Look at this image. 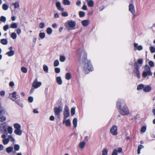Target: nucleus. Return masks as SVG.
I'll use <instances>...</instances> for the list:
<instances>
[{
  "label": "nucleus",
  "instance_id": "c03bdc74",
  "mask_svg": "<svg viewBox=\"0 0 155 155\" xmlns=\"http://www.w3.org/2000/svg\"><path fill=\"white\" fill-rule=\"evenodd\" d=\"M6 120V117L3 116V115L0 117V121L2 122H3Z\"/></svg>",
  "mask_w": 155,
  "mask_h": 155
},
{
  "label": "nucleus",
  "instance_id": "603ef678",
  "mask_svg": "<svg viewBox=\"0 0 155 155\" xmlns=\"http://www.w3.org/2000/svg\"><path fill=\"white\" fill-rule=\"evenodd\" d=\"M143 62V59H138L137 60V63H138V64H139L140 65H141V64H142Z\"/></svg>",
  "mask_w": 155,
  "mask_h": 155
},
{
  "label": "nucleus",
  "instance_id": "20e7f679",
  "mask_svg": "<svg viewBox=\"0 0 155 155\" xmlns=\"http://www.w3.org/2000/svg\"><path fill=\"white\" fill-rule=\"evenodd\" d=\"M129 11L133 15V18H134L136 16L135 10L134 5L132 4H130L129 5Z\"/></svg>",
  "mask_w": 155,
  "mask_h": 155
},
{
  "label": "nucleus",
  "instance_id": "79ce46f5",
  "mask_svg": "<svg viewBox=\"0 0 155 155\" xmlns=\"http://www.w3.org/2000/svg\"><path fill=\"white\" fill-rule=\"evenodd\" d=\"M59 64V61L58 60H56L54 62V67L58 66Z\"/></svg>",
  "mask_w": 155,
  "mask_h": 155
},
{
  "label": "nucleus",
  "instance_id": "13d9d810",
  "mask_svg": "<svg viewBox=\"0 0 155 155\" xmlns=\"http://www.w3.org/2000/svg\"><path fill=\"white\" fill-rule=\"evenodd\" d=\"M71 113L72 115H73L75 113V108H72L71 110Z\"/></svg>",
  "mask_w": 155,
  "mask_h": 155
},
{
  "label": "nucleus",
  "instance_id": "c85d7f7f",
  "mask_svg": "<svg viewBox=\"0 0 155 155\" xmlns=\"http://www.w3.org/2000/svg\"><path fill=\"white\" fill-rule=\"evenodd\" d=\"M5 113V109L3 108L0 107V117L2 115H4Z\"/></svg>",
  "mask_w": 155,
  "mask_h": 155
},
{
  "label": "nucleus",
  "instance_id": "aec40b11",
  "mask_svg": "<svg viewBox=\"0 0 155 155\" xmlns=\"http://www.w3.org/2000/svg\"><path fill=\"white\" fill-rule=\"evenodd\" d=\"M152 73L151 72H147L143 71V72L142 76L144 77H146L148 75H151Z\"/></svg>",
  "mask_w": 155,
  "mask_h": 155
},
{
  "label": "nucleus",
  "instance_id": "cd10ccee",
  "mask_svg": "<svg viewBox=\"0 0 155 155\" xmlns=\"http://www.w3.org/2000/svg\"><path fill=\"white\" fill-rule=\"evenodd\" d=\"M1 43L3 45H6L8 44V41L5 39H2L1 40Z\"/></svg>",
  "mask_w": 155,
  "mask_h": 155
},
{
  "label": "nucleus",
  "instance_id": "f3484780",
  "mask_svg": "<svg viewBox=\"0 0 155 155\" xmlns=\"http://www.w3.org/2000/svg\"><path fill=\"white\" fill-rule=\"evenodd\" d=\"M56 80L57 83L59 85H61L62 83V81L61 77L59 76L56 78Z\"/></svg>",
  "mask_w": 155,
  "mask_h": 155
},
{
  "label": "nucleus",
  "instance_id": "a19ab883",
  "mask_svg": "<svg viewBox=\"0 0 155 155\" xmlns=\"http://www.w3.org/2000/svg\"><path fill=\"white\" fill-rule=\"evenodd\" d=\"M14 150L16 151H18L20 149V146L17 144H15L14 146Z\"/></svg>",
  "mask_w": 155,
  "mask_h": 155
},
{
  "label": "nucleus",
  "instance_id": "69168bd1",
  "mask_svg": "<svg viewBox=\"0 0 155 155\" xmlns=\"http://www.w3.org/2000/svg\"><path fill=\"white\" fill-rule=\"evenodd\" d=\"M21 32V30L20 28H18L16 30V33L18 35L20 34Z\"/></svg>",
  "mask_w": 155,
  "mask_h": 155
},
{
  "label": "nucleus",
  "instance_id": "72a5a7b5",
  "mask_svg": "<svg viewBox=\"0 0 155 155\" xmlns=\"http://www.w3.org/2000/svg\"><path fill=\"white\" fill-rule=\"evenodd\" d=\"M65 78L67 80H69L71 79V75L70 73H67L66 74Z\"/></svg>",
  "mask_w": 155,
  "mask_h": 155
},
{
  "label": "nucleus",
  "instance_id": "473e14b6",
  "mask_svg": "<svg viewBox=\"0 0 155 155\" xmlns=\"http://www.w3.org/2000/svg\"><path fill=\"white\" fill-rule=\"evenodd\" d=\"M63 3L64 5H69L71 4L69 0H63Z\"/></svg>",
  "mask_w": 155,
  "mask_h": 155
},
{
  "label": "nucleus",
  "instance_id": "6e6d98bb",
  "mask_svg": "<svg viewBox=\"0 0 155 155\" xmlns=\"http://www.w3.org/2000/svg\"><path fill=\"white\" fill-rule=\"evenodd\" d=\"M28 101L30 103H32L33 101V98L32 97H28Z\"/></svg>",
  "mask_w": 155,
  "mask_h": 155
},
{
  "label": "nucleus",
  "instance_id": "bf43d9fd",
  "mask_svg": "<svg viewBox=\"0 0 155 155\" xmlns=\"http://www.w3.org/2000/svg\"><path fill=\"white\" fill-rule=\"evenodd\" d=\"M45 26V24L43 22L40 23L39 24V27L41 28H43Z\"/></svg>",
  "mask_w": 155,
  "mask_h": 155
},
{
  "label": "nucleus",
  "instance_id": "39448f33",
  "mask_svg": "<svg viewBox=\"0 0 155 155\" xmlns=\"http://www.w3.org/2000/svg\"><path fill=\"white\" fill-rule=\"evenodd\" d=\"M54 110L55 115L59 116L60 113L63 111V108L61 106H59L58 107H55L54 108Z\"/></svg>",
  "mask_w": 155,
  "mask_h": 155
},
{
  "label": "nucleus",
  "instance_id": "ddd939ff",
  "mask_svg": "<svg viewBox=\"0 0 155 155\" xmlns=\"http://www.w3.org/2000/svg\"><path fill=\"white\" fill-rule=\"evenodd\" d=\"M56 5L57 9L58 10L61 12L64 11V8L61 7V3L59 2H57L56 3Z\"/></svg>",
  "mask_w": 155,
  "mask_h": 155
},
{
  "label": "nucleus",
  "instance_id": "b1692460",
  "mask_svg": "<svg viewBox=\"0 0 155 155\" xmlns=\"http://www.w3.org/2000/svg\"><path fill=\"white\" fill-rule=\"evenodd\" d=\"M7 132L10 134H12L13 132V128L12 127L9 126L7 128Z\"/></svg>",
  "mask_w": 155,
  "mask_h": 155
},
{
  "label": "nucleus",
  "instance_id": "774afa93",
  "mask_svg": "<svg viewBox=\"0 0 155 155\" xmlns=\"http://www.w3.org/2000/svg\"><path fill=\"white\" fill-rule=\"evenodd\" d=\"M64 111H69V108L67 106H65Z\"/></svg>",
  "mask_w": 155,
  "mask_h": 155
},
{
  "label": "nucleus",
  "instance_id": "5701e85b",
  "mask_svg": "<svg viewBox=\"0 0 155 155\" xmlns=\"http://www.w3.org/2000/svg\"><path fill=\"white\" fill-rule=\"evenodd\" d=\"M15 51H10L8 52L6 54L8 55L9 57H11L14 55Z\"/></svg>",
  "mask_w": 155,
  "mask_h": 155
},
{
  "label": "nucleus",
  "instance_id": "4468645a",
  "mask_svg": "<svg viewBox=\"0 0 155 155\" xmlns=\"http://www.w3.org/2000/svg\"><path fill=\"white\" fill-rule=\"evenodd\" d=\"M63 123V124L65 123L66 126L67 127H70L71 124V122L69 119H68L67 120H66V119L65 120V119H64Z\"/></svg>",
  "mask_w": 155,
  "mask_h": 155
},
{
  "label": "nucleus",
  "instance_id": "f03ea898",
  "mask_svg": "<svg viewBox=\"0 0 155 155\" xmlns=\"http://www.w3.org/2000/svg\"><path fill=\"white\" fill-rule=\"evenodd\" d=\"M125 104L124 101L121 98H119L117 102V107L119 109L120 112L122 115H127L129 113L127 107Z\"/></svg>",
  "mask_w": 155,
  "mask_h": 155
},
{
  "label": "nucleus",
  "instance_id": "338daca9",
  "mask_svg": "<svg viewBox=\"0 0 155 155\" xmlns=\"http://www.w3.org/2000/svg\"><path fill=\"white\" fill-rule=\"evenodd\" d=\"M14 85V83L13 81H11L9 83V86L12 87H13Z\"/></svg>",
  "mask_w": 155,
  "mask_h": 155
},
{
  "label": "nucleus",
  "instance_id": "de8ad7c7",
  "mask_svg": "<svg viewBox=\"0 0 155 155\" xmlns=\"http://www.w3.org/2000/svg\"><path fill=\"white\" fill-rule=\"evenodd\" d=\"M0 21H1L2 22H5L6 20V18L5 17L2 16L0 17Z\"/></svg>",
  "mask_w": 155,
  "mask_h": 155
},
{
  "label": "nucleus",
  "instance_id": "ea45409f",
  "mask_svg": "<svg viewBox=\"0 0 155 155\" xmlns=\"http://www.w3.org/2000/svg\"><path fill=\"white\" fill-rule=\"evenodd\" d=\"M2 8L3 10L6 11L8 9V6L7 4H4L2 6Z\"/></svg>",
  "mask_w": 155,
  "mask_h": 155
},
{
  "label": "nucleus",
  "instance_id": "37998d69",
  "mask_svg": "<svg viewBox=\"0 0 155 155\" xmlns=\"http://www.w3.org/2000/svg\"><path fill=\"white\" fill-rule=\"evenodd\" d=\"M45 34L44 33H40L39 34V37L43 39L45 38Z\"/></svg>",
  "mask_w": 155,
  "mask_h": 155
},
{
  "label": "nucleus",
  "instance_id": "e433bc0d",
  "mask_svg": "<svg viewBox=\"0 0 155 155\" xmlns=\"http://www.w3.org/2000/svg\"><path fill=\"white\" fill-rule=\"evenodd\" d=\"M43 69L44 71L46 73L48 72V67L45 64H44L43 65Z\"/></svg>",
  "mask_w": 155,
  "mask_h": 155
},
{
  "label": "nucleus",
  "instance_id": "8fccbe9b",
  "mask_svg": "<svg viewBox=\"0 0 155 155\" xmlns=\"http://www.w3.org/2000/svg\"><path fill=\"white\" fill-rule=\"evenodd\" d=\"M65 60V58L63 56H61L60 57V61L61 62H64Z\"/></svg>",
  "mask_w": 155,
  "mask_h": 155
},
{
  "label": "nucleus",
  "instance_id": "c9c22d12",
  "mask_svg": "<svg viewBox=\"0 0 155 155\" xmlns=\"http://www.w3.org/2000/svg\"><path fill=\"white\" fill-rule=\"evenodd\" d=\"M9 142V139H8V138H6L5 139H4L2 140V142L3 143L4 145H6Z\"/></svg>",
  "mask_w": 155,
  "mask_h": 155
},
{
  "label": "nucleus",
  "instance_id": "bb28decb",
  "mask_svg": "<svg viewBox=\"0 0 155 155\" xmlns=\"http://www.w3.org/2000/svg\"><path fill=\"white\" fill-rule=\"evenodd\" d=\"M13 147H9L6 148V151L8 153H10L13 150Z\"/></svg>",
  "mask_w": 155,
  "mask_h": 155
},
{
  "label": "nucleus",
  "instance_id": "f257e3e1",
  "mask_svg": "<svg viewBox=\"0 0 155 155\" xmlns=\"http://www.w3.org/2000/svg\"><path fill=\"white\" fill-rule=\"evenodd\" d=\"M78 55L80 57V66L86 74L88 71H92L93 68L91 65L90 61L87 59V54L83 49H79L78 51Z\"/></svg>",
  "mask_w": 155,
  "mask_h": 155
},
{
  "label": "nucleus",
  "instance_id": "680f3d73",
  "mask_svg": "<svg viewBox=\"0 0 155 155\" xmlns=\"http://www.w3.org/2000/svg\"><path fill=\"white\" fill-rule=\"evenodd\" d=\"M149 64L151 67H153L154 66V62L152 61H150L149 62Z\"/></svg>",
  "mask_w": 155,
  "mask_h": 155
},
{
  "label": "nucleus",
  "instance_id": "58836bf2",
  "mask_svg": "<svg viewBox=\"0 0 155 155\" xmlns=\"http://www.w3.org/2000/svg\"><path fill=\"white\" fill-rule=\"evenodd\" d=\"M46 32L48 34L50 35L52 33V30L51 28H48L47 29Z\"/></svg>",
  "mask_w": 155,
  "mask_h": 155
},
{
  "label": "nucleus",
  "instance_id": "e2e57ef3",
  "mask_svg": "<svg viewBox=\"0 0 155 155\" xmlns=\"http://www.w3.org/2000/svg\"><path fill=\"white\" fill-rule=\"evenodd\" d=\"M55 71L57 73H59L60 71V68H55Z\"/></svg>",
  "mask_w": 155,
  "mask_h": 155
},
{
  "label": "nucleus",
  "instance_id": "6ab92c4d",
  "mask_svg": "<svg viewBox=\"0 0 155 155\" xmlns=\"http://www.w3.org/2000/svg\"><path fill=\"white\" fill-rule=\"evenodd\" d=\"M15 103L20 107H23V104L21 103V99H18L16 101L15 100Z\"/></svg>",
  "mask_w": 155,
  "mask_h": 155
},
{
  "label": "nucleus",
  "instance_id": "2eb2a0df",
  "mask_svg": "<svg viewBox=\"0 0 155 155\" xmlns=\"http://www.w3.org/2000/svg\"><path fill=\"white\" fill-rule=\"evenodd\" d=\"M81 23L82 25L84 26H86L89 24V21L88 20H82Z\"/></svg>",
  "mask_w": 155,
  "mask_h": 155
},
{
  "label": "nucleus",
  "instance_id": "5fc2aeb1",
  "mask_svg": "<svg viewBox=\"0 0 155 155\" xmlns=\"http://www.w3.org/2000/svg\"><path fill=\"white\" fill-rule=\"evenodd\" d=\"M146 130V127L145 126H143L141 128V132L142 133L145 132Z\"/></svg>",
  "mask_w": 155,
  "mask_h": 155
},
{
  "label": "nucleus",
  "instance_id": "c756f323",
  "mask_svg": "<svg viewBox=\"0 0 155 155\" xmlns=\"http://www.w3.org/2000/svg\"><path fill=\"white\" fill-rule=\"evenodd\" d=\"M145 70L144 71L151 72L150 67L147 65H146L144 67Z\"/></svg>",
  "mask_w": 155,
  "mask_h": 155
},
{
  "label": "nucleus",
  "instance_id": "2f4dec72",
  "mask_svg": "<svg viewBox=\"0 0 155 155\" xmlns=\"http://www.w3.org/2000/svg\"><path fill=\"white\" fill-rule=\"evenodd\" d=\"M73 124L74 128H76L77 126V119L76 118H74L73 121Z\"/></svg>",
  "mask_w": 155,
  "mask_h": 155
},
{
  "label": "nucleus",
  "instance_id": "0eeeda50",
  "mask_svg": "<svg viewBox=\"0 0 155 155\" xmlns=\"http://www.w3.org/2000/svg\"><path fill=\"white\" fill-rule=\"evenodd\" d=\"M117 128L116 125H113L110 130V133L113 135L115 136L117 134Z\"/></svg>",
  "mask_w": 155,
  "mask_h": 155
},
{
  "label": "nucleus",
  "instance_id": "4d7b16f0",
  "mask_svg": "<svg viewBox=\"0 0 155 155\" xmlns=\"http://www.w3.org/2000/svg\"><path fill=\"white\" fill-rule=\"evenodd\" d=\"M150 50L151 53H154L155 52V48L153 46L150 47Z\"/></svg>",
  "mask_w": 155,
  "mask_h": 155
},
{
  "label": "nucleus",
  "instance_id": "3c124183",
  "mask_svg": "<svg viewBox=\"0 0 155 155\" xmlns=\"http://www.w3.org/2000/svg\"><path fill=\"white\" fill-rule=\"evenodd\" d=\"M79 15L81 17H83L85 15V13L83 12L80 11L79 12Z\"/></svg>",
  "mask_w": 155,
  "mask_h": 155
},
{
  "label": "nucleus",
  "instance_id": "412c9836",
  "mask_svg": "<svg viewBox=\"0 0 155 155\" xmlns=\"http://www.w3.org/2000/svg\"><path fill=\"white\" fill-rule=\"evenodd\" d=\"M87 5L89 7H93L94 4V2L93 0H89L87 2Z\"/></svg>",
  "mask_w": 155,
  "mask_h": 155
},
{
  "label": "nucleus",
  "instance_id": "7ed1b4c3",
  "mask_svg": "<svg viewBox=\"0 0 155 155\" xmlns=\"http://www.w3.org/2000/svg\"><path fill=\"white\" fill-rule=\"evenodd\" d=\"M14 128L15 129L14 131V133L18 136H21L22 134V131L21 130V126L18 123H15L14 124Z\"/></svg>",
  "mask_w": 155,
  "mask_h": 155
},
{
  "label": "nucleus",
  "instance_id": "f704fd0d",
  "mask_svg": "<svg viewBox=\"0 0 155 155\" xmlns=\"http://www.w3.org/2000/svg\"><path fill=\"white\" fill-rule=\"evenodd\" d=\"M14 6V8L16 9L19 7V4L18 2H16L15 3L12 4Z\"/></svg>",
  "mask_w": 155,
  "mask_h": 155
},
{
  "label": "nucleus",
  "instance_id": "052dcab7",
  "mask_svg": "<svg viewBox=\"0 0 155 155\" xmlns=\"http://www.w3.org/2000/svg\"><path fill=\"white\" fill-rule=\"evenodd\" d=\"M9 27L8 25H5L3 27V29L4 31H7Z\"/></svg>",
  "mask_w": 155,
  "mask_h": 155
},
{
  "label": "nucleus",
  "instance_id": "dca6fc26",
  "mask_svg": "<svg viewBox=\"0 0 155 155\" xmlns=\"http://www.w3.org/2000/svg\"><path fill=\"white\" fill-rule=\"evenodd\" d=\"M151 87L150 86H147L145 87H144L143 90L145 92H148L151 90Z\"/></svg>",
  "mask_w": 155,
  "mask_h": 155
},
{
  "label": "nucleus",
  "instance_id": "49530a36",
  "mask_svg": "<svg viewBox=\"0 0 155 155\" xmlns=\"http://www.w3.org/2000/svg\"><path fill=\"white\" fill-rule=\"evenodd\" d=\"M102 155H107V150L105 148H104L102 151Z\"/></svg>",
  "mask_w": 155,
  "mask_h": 155
},
{
  "label": "nucleus",
  "instance_id": "9d476101",
  "mask_svg": "<svg viewBox=\"0 0 155 155\" xmlns=\"http://www.w3.org/2000/svg\"><path fill=\"white\" fill-rule=\"evenodd\" d=\"M134 49L135 51L138 50L140 51L142 50L143 49V46L142 45H138V44L137 43H134Z\"/></svg>",
  "mask_w": 155,
  "mask_h": 155
},
{
  "label": "nucleus",
  "instance_id": "a878e982",
  "mask_svg": "<svg viewBox=\"0 0 155 155\" xmlns=\"http://www.w3.org/2000/svg\"><path fill=\"white\" fill-rule=\"evenodd\" d=\"M85 144V142L84 141H82L79 144V146L80 148L83 149L84 147Z\"/></svg>",
  "mask_w": 155,
  "mask_h": 155
},
{
  "label": "nucleus",
  "instance_id": "9b49d317",
  "mask_svg": "<svg viewBox=\"0 0 155 155\" xmlns=\"http://www.w3.org/2000/svg\"><path fill=\"white\" fill-rule=\"evenodd\" d=\"M17 92L16 91H14L12 93H10L9 95H12V97H9V98L12 101H15V100L17 99Z\"/></svg>",
  "mask_w": 155,
  "mask_h": 155
},
{
  "label": "nucleus",
  "instance_id": "864d4df0",
  "mask_svg": "<svg viewBox=\"0 0 155 155\" xmlns=\"http://www.w3.org/2000/svg\"><path fill=\"white\" fill-rule=\"evenodd\" d=\"M134 69H139V65L138 63L135 62L134 64Z\"/></svg>",
  "mask_w": 155,
  "mask_h": 155
},
{
  "label": "nucleus",
  "instance_id": "6e6552de",
  "mask_svg": "<svg viewBox=\"0 0 155 155\" xmlns=\"http://www.w3.org/2000/svg\"><path fill=\"white\" fill-rule=\"evenodd\" d=\"M68 27L70 28L71 30L75 29V27L76 25V22L74 21L70 20L68 22Z\"/></svg>",
  "mask_w": 155,
  "mask_h": 155
},
{
  "label": "nucleus",
  "instance_id": "423d86ee",
  "mask_svg": "<svg viewBox=\"0 0 155 155\" xmlns=\"http://www.w3.org/2000/svg\"><path fill=\"white\" fill-rule=\"evenodd\" d=\"M42 84V83L41 82H38L37 79H35L33 81L32 86L35 89L38 88L40 87Z\"/></svg>",
  "mask_w": 155,
  "mask_h": 155
},
{
  "label": "nucleus",
  "instance_id": "09e8293b",
  "mask_svg": "<svg viewBox=\"0 0 155 155\" xmlns=\"http://www.w3.org/2000/svg\"><path fill=\"white\" fill-rule=\"evenodd\" d=\"M11 37L13 39H15L17 38V35L15 33H12L11 35Z\"/></svg>",
  "mask_w": 155,
  "mask_h": 155
},
{
  "label": "nucleus",
  "instance_id": "393cba45",
  "mask_svg": "<svg viewBox=\"0 0 155 155\" xmlns=\"http://www.w3.org/2000/svg\"><path fill=\"white\" fill-rule=\"evenodd\" d=\"M18 27V24L16 23L13 22L10 25V28H16Z\"/></svg>",
  "mask_w": 155,
  "mask_h": 155
},
{
  "label": "nucleus",
  "instance_id": "7c9ffc66",
  "mask_svg": "<svg viewBox=\"0 0 155 155\" xmlns=\"http://www.w3.org/2000/svg\"><path fill=\"white\" fill-rule=\"evenodd\" d=\"M8 139H9V141H10L11 142H14L15 141V140L14 137L11 135H9L8 136Z\"/></svg>",
  "mask_w": 155,
  "mask_h": 155
},
{
  "label": "nucleus",
  "instance_id": "a18cd8bd",
  "mask_svg": "<svg viewBox=\"0 0 155 155\" xmlns=\"http://www.w3.org/2000/svg\"><path fill=\"white\" fill-rule=\"evenodd\" d=\"M144 88V85L143 84H140L138 85L137 87V90H140L142 88Z\"/></svg>",
  "mask_w": 155,
  "mask_h": 155
},
{
  "label": "nucleus",
  "instance_id": "f8f14e48",
  "mask_svg": "<svg viewBox=\"0 0 155 155\" xmlns=\"http://www.w3.org/2000/svg\"><path fill=\"white\" fill-rule=\"evenodd\" d=\"M122 149L120 147H119L117 150L114 149L113 150L112 155H117L118 153H120L122 152Z\"/></svg>",
  "mask_w": 155,
  "mask_h": 155
},
{
  "label": "nucleus",
  "instance_id": "0e129e2a",
  "mask_svg": "<svg viewBox=\"0 0 155 155\" xmlns=\"http://www.w3.org/2000/svg\"><path fill=\"white\" fill-rule=\"evenodd\" d=\"M62 15L64 17H66L68 16V14L67 12H64L62 13Z\"/></svg>",
  "mask_w": 155,
  "mask_h": 155
},
{
  "label": "nucleus",
  "instance_id": "a211bd4d",
  "mask_svg": "<svg viewBox=\"0 0 155 155\" xmlns=\"http://www.w3.org/2000/svg\"><path fill=\"white\" fill-rule=\"evenodd\" d=\"M134 72L136 75L139 78H140V73L139 69H134Z\"/></svg>",
  "mask_w": 155,
  "mask_h": 155
},
{
  "label": "nucleus",
  "instance_id": "4c0bfd02",
  "mask_svg": "<svg viewBox=\"0 0 155 155\" xmlns=\"http://www.w3.org/2000/svg\"><path fill=\"white\" fill-rule=\"evenodd\" d=\"M21 70L23 73H27L28 71L27 69L24 67H22L21 68Z\"/></svg>",
  "mask_w": 155,
  "mask_h": 155
},
{
  "label": "nucleus",
  "instance_id": "1a4fd4ad",
  "mask_svg": "<svg viewBox=\"0 0 155 155\" xmlns=\"http://www.w3.org/2000/svg\"><path fill=\"white\" fill-rule=\"evenodd\" d=\"M7 126L5 123L2 124L0 127V131L5 133L7 134Z\"/></svg>",
  "mask_w": 155,
  "mask_h": 155
},
{
  "label": "nucleus",
  "instance_id": "4be33fe9",
  "mask_svg": "<svg viewBox=\"0 0 155 155\" xmlns=\"http://www.w3.org/2000/svg\"><path fill=\"white\" fill-rule=\"evenodd\" d=\"M63 114L64 116V119L65 120L69 116L70 114L69 111H64Z\"/></svg>",
  "mask_w": 155,
  "mask_h": 155
}]
</instances>
